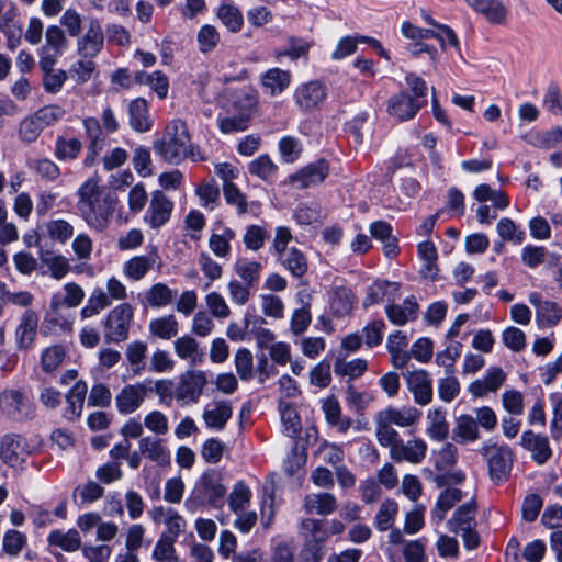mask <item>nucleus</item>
I'll use <instances>...</instances> for the list:
<instances>
[{"instance_id":"1","label":"nucleus","mask_w":562,"mask_h":562,"mask_svg":"<svg viewBox=\"0 0 562 562\" xmlns=\"http://www.w3.org/2000/svg\"><path fill=\"white\" fill-rule=\"evenodd\" d=\"M77 195L80 217L90 228L103 232L111 223L116 199L94 177L78 188Z\"/></svg>"},{"instance_id":"2","label":"nucleus","mask_w":562,"mask_h":562,"mask_svg":"<svg viewBox=\"0 0 562 562\" xmlns=\"http://www.w3.org/2000/svg\"><path fill=\"white\" fill-rule=\"evenodd\" d=\"M154 150L169 164L178 165L186 158L203 160L199 149L191 144L186 123L180 120L166 126L164 137L154 143Z\"/></svg>"},{"instance_id":"3","label":"nucleus","mask_w":562,"mask_h":562,"mask_svg":"<svg viewBox=\"0 0 562 562\" xmlns=\"http://www.w3.org/2000/svg\"><path fill=\"white\" fill-rule=\"evenodd\" d=\"M476 506L473 502H469L460 506L448 520V529L453 533H461L464 547L468 550L477 548L480 537L476 532L475 520Z\"/></svg>"},{"instance_id":"4","label":"nucleus","mask_w":562,"mask_h":562,"mask_svg":"<svg viewBox=\"0 0 562 562\" xmlns=\"http://www.w3.org/2000/svg\"><path fill=\"white\" fill-rule=\"evenodd\" d=\"M206 385V372L199 369H189L179 376L175 386V400L180 405L195 404L200 401Z\"/></svg>"},{"instance_id":"5","label":"nucleus","mask_w":562,"mask_h":562,"mask_svg":"<svg viewBox=\"0 0 562 562\" xmlns=\"http://www.w3.org/2000/svg\"><path fill=\"white\" fill-rule=\"evenodd\" d=\"M481 454L486 459L491 479L501 483L508 479L513 464V452L507 446L487 441L481 448Z\"/></svg>"},{"instance_id":"6","label":"nucleus","mask_w":562,"mask_h":562,"mask_svg":"<svg viewBox=\"0 0 562 562\" xmlns=\"http://www.w3.org/2000/svg\"><path fill=\"white\" fill-rule=\"evenodd\" d=\"M0 412L14 422L30 420L34 416V404L21 390L7 389L0 393Z\"/></svg>"},{"instance_id":"7","label":"nucleus","mask_w":562,"mask_h":562,"mask_svg":"<svg viewBox=\"0 0 562 562\" xmlns=\"http://www.w3.org/2000/svg\"><path fill=\"white\" fill-rule=\"evenodd\" d=\"M133 316L134 308L130 303H121L113 307L105 318V338L113 342L126 340Z\"/></svg>"},{"instance_id":"8","label":"nucleus","mask_w":562,"mask_h":562,"mask_svg":"<svg viewBox=\"0 0 562 562\" xmlns=\"http://www.w3.org/2000/svg\"><path fill=\"white\" fill-rule=\"evenodd\" d=\"M65 31L58 25H49L45 31V43L38 49L40 68H50L67 48Z\"/></svg>"},{"instance_id":"9","label":"nucleus","mask_w":562,"mask_h":562,"mask_svg":"<svg viewBox=\"0 0 562 562\" xmlns=\"http://www.w3.org/2000/svg\"><path fill=\"white\" fill-rule=\"evenodd\" d=\"M151 394L150 379H144L134 384H127L115 396L119 413L128 415L135 413Z\"/></svg>"},{"instance_id":"10","label":"nucleus","mask_w":562,"mask_h":562,"mask_svg":"<svg viewBox=\"0 0 562 562\" xmlns=\"http://www.w3.org/2000/svg\"><path fill=\"white\" fill-rule=\"evenodd\" d=\"M32 453L27 440L15 434H8L0 441V458L9 467H20Z\"/></svg>"},{"instance_id":"11","label":"nucleus","mask_w":562,"mask_h":562,"mask_svg":"<svg viewBox=\"0 0 562 562\" xmlns=\"http://www.w3.org/2000/svg\"><path fill=\"white\" fill-rule=\"evenodd\" d=\"M404 379L416 404L426 406L432 401V379L425 369L407 371Z\"/></svg>"},{"instance_id":"12","label":"nucleus","mask_w":562,"mask_h":562,"mask_svg":"<svg viewBox=\"0 0 562 562\" xmlns=\"http://www.w3.org/2000/svg\"><path fill=\"white\" fill-rule=\"evenodd\" d=\"M173 211L172 201L160 190L151 193L144 222L151 228L157 229L164 226Z\"/></svg>"},{"instance_id":"13","label":"nucleus","mask_w":562,"mask_h":562,"mask_svg":"<svg viewBox=\"0 0 562 562\" xmlns=\"http://www.w3.org/2000/svg\"><path fill=\"white\" fill-rule=\"evenodd\" d=\"M104 45V33L97 19H90L83 35L78 36L77 50L83 58H94Z\"/></svg>"},{"instance_id":"14","label":"nucleus","mask_w":562,"mask_h":562,"mask_svg":"<svg viewBox=\"0 0 562 562\" xmlns=\"http://www.w3.org/2000/svg\"><path fill=\"white\" fill-rule=\"evenodd\" d=\"M427 443L423 438H412L404 441L401 439L394 443L390 451V457L395 462H409L419 464L426 457Z\"/></svg>"},{"instance_id":"15","label":"nucleus","mask_w":562,"mask_h":562,"mask_svg":"<svg viewBox=\"0 0 562 562\" xmlns=\"http://www.w3.org/2000/svg\"><path fill=\"white\" fill-rule=\"evenodd\" d=\"M149 515L154 522L166 526L162 537L177 540L186 531V519L172 507L157 506L150 510Z\"/></svg>"},{"instance_id":"16","label":"nucleus","mask_w":562,"mask_h":562,"mask_svg":"<svg viewBox=\"0 0 562 562\" xmlns=\"http://www.w3.org/2000/svg\"><path fill=\"white\" fill-rule=\"evenodd\" d=\"M425 104L426 100H416L405 92H400L390 98L387 111L398 121H405L413 119Z\"/></svg>"},{"instance_id":"17","label":"nucleus","mask_w":562,"mask_h":562,"mask_svg":"<svg viewBox=\"0 0 562 562\" xmlns=\"http://www.w3.org/2000/svg\"><path fill=\"white\" fill-rule=\"evenodd\" d=\"M139 453L155 462L157 465H169L171 461L170 450L165 440L154 436H146L138 441Z\"/></svg>"},{"instance_id":"18","label":"nucleus","mask_w":562,"mask_h":562,"mask_svg":"<svg viewBox=\"0 0 562 562\" xmlns=\"http://www.w3.org/2000/svg\"><path fill=\"white\" fill-rule=\"evenodd\" d=\"M326 98V88L319 81L301 85L294 93L297 106L303 111L317 108Z\"/></svg>"},{"instance_id":"19","label":"nucleus","mask_w":562,"mask_h":562,"mask_svg":"<svg viewBox=\"0 0 562 562\" xmlns=\"http://www.w3.org/2000/svg\"><path fill=\"white\" fill-rule=\"evenodd\" d=\"M38 327V315L33 310H25L15 329V342L19 349L26 350L35 341Z\"/></svg>"},{"instance_id":"20","label":"nucleus","mask_w":562,"mask_h":562,"mask_svg":"<svg viewBox=\"0 0 562 562\" xmlns=\"http://www.w3.org/2000/svg\"><path fill=\"white\" fill-rule=\"evenodd\" d=\"M521 446L531 453V458L538 464L546 463L552 456L548 437L532 430H527L521 435Z\"/></svg>"},{"instance_id":"21","label":"nucleus","mask_w":562,"mask_h":562,"mask_svg":"<svg viewBox=\"0 0 562 562\" xmlns=\"http://www.w3.org/2000/svg\"><path fill=\"white\" fill-rule=\"evenodd\" d=\"M328 175V165L321 159L301 169L291 177V182L299 189L308 188L324 181Z\"/></svg>"},{"instance_id":"22","label":"nucleus","mask_w":562,"mask_h":562,"mask_svg":"<svg viewBox=\"0 0 562 562\" xmlns=\"http://www.w3.org/2000/svg\"><path fill=\"white\" fill-rule=\"evenodd\" d=\"M233 408L227 401H213L203 411V420L207 428L222 430L231 419Z\"/></svg>"},{"instance_id":"23","label":"nucleus","mask_w":562,"mask_h":562,"mask_svg":"<svg viewBox=\"0 0 562 562\" xmlns=\"http://www.w3.org/2000/svg\"><path fill=\"white\" fill-rule=\"evenodd\" d=\"M418 303L414 295L406 297L401 304H390L385 307V314L389 321L396 325L403 326L408 322H413L418 315Z\"/></svg>"},{"instance_id":"24","label":"nucleus","mask_w":562,"mask_h":562,"mask_svg":"<svg viewBox=\"0 0 562 562\" xmlns=\"http://www.w3.org/2000/svg\"><path fill=\"white\" fill-rule=\"evenodd\" d=\"M408 337L402 330H396L387 337L386 349L391 356L394 368L403 369L411 360V353L406 350Z\"/></svg>"},{"instance_id":"25","label":"nucleus","mask_w":562,"mask_h":562,"mask_svg":"<svg viewBox=\"0 0 562 562\" xmlns=\"http://www.w3.org/2000/svg\"><path fill=\"white\" fill-rule=\"evenodd\" d=\"M196 490L203 499L215 506L223 501L226 493V488L216 472L205 473L198 483Z\"/></svg>"},{"instance_id":"26","label":"nucleus","mask_w":562,"mask_h":562,"mask_svg":"<svg viewBox=\"0 0 562 562\" xmlns=\"http://www.w3.org/2000/svg\"><path fill=\"white\" fill-rule=\"evenodd\" d=\"M260 83L269 95L277 97L289 88L291 72L278 67L270 68L260 75Z\"/></svg>"},{"instance_id":"27","label":"nucleus","mask_w":562,"mask_h":562,"mask_svg":"<svg viewBox=\"0 0 562 562\" xmlns=\"http://www.w3.org/2000/svg\"><path fill=\"white\" fill-rule=\"evenodd\" d=\"M85 299V290L76 282H67L60 291L53 294L52 307L61 310L63 307H78Z\"/></svg>"},{"instance_id":"28","label":"nucleus","mask_w":562,"mask_h":562,"mask_svg":"<svg viewBox=\"0 0 562 562\" xmlns=\"http://www.w3.org/2000/svg\"><path fill=\"white\" fill-rule=\"evenodd\" d=\"M465 2L492 24H504L506 22L507 9L498 0H465Z\"/></svg>"},{"instance_id":"29","label":"nucleus","mask_w":562,"mask_h":562,"mask_svg":"<svg viewBox=\"0 0 562 562\" xmlns=\"http://www.w3.org/2000/svg\"><path fill=\"white\" fill-rule=\"evenodd\" d=\"M173 350L180 360L187 361L191 366H198L203 362L204 353L196 339L190 335L178 337L173 341Z\"/></svg>"},{"instance_id":"30","label":"nucleus","mask_w":562,"mask_h":562,"mask_svg":"<svg viewBox=\"0 0 562 562\" xmlns=\"http://www.w3.org/2000/svg\"><path fill=\"white\" fill-rule=\"evenodd\" d=\"M155 266L160 267V260L156 252L135 256L123 265V272L128 279L139 281Z\"/></svg>"},{"instance_id":"31","label":"nucleus","mask_w":562,"mask_h":562,"mask_svg":"<svg viewBox=\"0 0 562 562\" xmlns=\"http://www.w3.org/2000/svg\"><path fill=\"white\" fill-rule=\"evenodd\" d=\"M148 345L143 340H134L127 344L125 349V360L127 368L133 375L138 376L146 370Z\"/></svg>"},{"instance_id":"32","label":"nucleus","mask_w":562,"mask_h":562,"mask_svg":"<svg viewBox=\"0 0 562 562\" xmlns=\"http://www.w3.org/2000/svg\"><path fill=\"white\" fill-rule=\"evenodd\" d=\"M303 506L307 514L326 516L337 509L338 503L330 493H313L305 496Z\"/></svg>"},{"instance_id":"33","label":"nucleus","mask_w":562,"mask_h":562,"mask_svg":"<svg viewBox=\"0 0 562 562\" xmlns=\"http://www.w3.org/2000/svg\"><path fill=\"white\" fill-rule=\"evenodd\" d=\"M452 438L463 445L476 441L480 438V431L475 418L469 414L457 417Z\"/></svg>"},{"instance_id":"34","label":"nucleus","mask_w":562,"mask_h":562,"mask_svg":"<svg viewBox=\"0 0 562 562\" xmlns=\"http://www.w3.org/2000/svg\"><path fill=\"white\" fill-rule=\"evenodd\" d=\"M379 415L391 425L404 428L415 425L419 420L422 412L412 406L402 408L389 407L381 411Z\"/></svg>"},{"instance_id":"35","label":"nucleus","mask_w":562,"mask_h":562,"mask_svg":"<svg viewBox=\"0 0 562 562\" xmlns=\"http://www.w3.org/2000/svg\"><path fill=\"white\" fill-rule=\"evenodd\" d=\"M322 411L326 422L345 434L351 427L352 420L349 417H341V408L338 400L334 396L326 397L322 402Z\"/></svg>"},{"instance_id":"36","label":"nucleus","mask_w":562,"mask_h":562,"mask_svg":"<svg viewBox=\"0 0 562 562\" xmlns=\"http://www.w3.org/2000/svg\"><path fill=\"white\" fill-rule=\"evenodd\" d=\"M148 331L156 338L170 340L179 333L178 319L173 314L156 317L149 322Z\"/></svg>"},{"instance_id":"37","label":"nucleus","mask_w":562,"mask_h":562,"mask_svg":"<svg viewBox=\"0 0 562 562\" xmlns=\"http://www.w3.org/2000/svg\"><path fill=\"white\" fill-rule=\"evenodd\" d=\"M278 256L280 263L294 277L301 278L307 271V260L304 254L295 248L291 247Z\"/></svg>"},{"instance_id":"38","label":"nucleus","mask_w":562,"mask_h":562,"mask_svg":"<svg viewBox=\"0 0 562 562\" xmlns=\"http://www.w3.org/2000/svg\"><path fill=\"white\" fill-rule=\"evenodd\" d=\"M130 124L136 132H147L150 130L151 123L148 115V104L143 98L131 101L128 105Z\"/></svg>"},{"instance_id":"39","label":"nucleus","mask_w":562,"mask_h":562,"mask_svg":"<svg viewBox=\"0 0 562 562\" xmlns=\"http://www.w3.org/2000/svg\"><path fill=\"white\" fill-rule=\"evenodd\" d=\"M428 427L427 435L434 440H445L449 434V424L446 419V411L442 408H432L427 413Z\"/></svg>"},{"instance_id":"40","label":"nucleus","mask_w":562,"mask_h":562,"mask_svg":"<svg viewBox=\"0 0 562 562\" xmlns=\"http://www.w3.org/2000/svg\"><path fill=\"white\" fill-rule=\"evenodd\" d=\"M258 106V92L251 87L241 89L233 101V111L251 119Z\"/></svg>"},{"instance_id":"41","label":"nucleus","mask_w":562,"mask_h":562,"mask_svg":"<svg viewBox=\"0 0 562 562\" xmlns=\"http://www.w3.org/2000/svg\"><path fill=\"white\" fill-rule=\"evenodd\" d=\"M87 391L88 386L86 382L77 381L66 394V401L68 404L66 416L68 419H75L81 415Z\"/></svg>"},{"instance_id":"42","label":"nucleus","mask_w":562,"mask_h":562,"mask_svg":"<svg viewBox=\"0 0 562 562\" xmlns=\"http://www.w3.org/2000/svg\"><path fill=\"white\" fill-rule=\"evenodd\" d=\"M236 233L229 227H222L220 232H213L209 238L211 251L218 258H227L231 254V241Z\"/></svg>"},{"instance_id":"43","label":"nucleus","mask_w":562,"mask_h":562,"mask_svg":"<svg viewBox=\"0 0 562 562\" xmlns=\"http://www.w3.org/2000/svg\"><path fill=\"white\" fill-rule=\"evenodd\" d=\"M47 541L49 546L58 547L66 552L77 551L81 547V537L76 529L53 530L48 535Z\"/></svg>"},{"instance_id":"44","label":"nucleus","mask_w":562,"mask_h":562,"mask_svg":"<svg viewBox=\"0 0 562 562\" xmlns=\"http://www.w3.org/2000/svg\"><path fill=\"white\" fill-rule=\"evenodd\" d=\"M177 293V290L170 289L162 282H158L146 291L145 300L150 307H164L173 302Z\"/></svg>"},{"instance_id":"45","label":"nucleus","mask_w":562,"mask_h":562,"mask_svg":"<svg viewBox=\"0 0 562 562\" xmlns=\"http://www.w3.org/2000/svg\"><path fill=\"white\" fill-rule=\"evenodd\" d=\"M355 304V296L351 290L347 288H336L333 290L329 305L334 315L340 317L348 315Z\"/></svg>"},{"instance_id":"46","label":"nucleus","mask_w":562,"mask_h":562,"mask_svg":"<svg viewBox=\"0 0 562 562\" xmlns=\"http://www.w3.org/2000/svg\"><path fill=\"white\" fill-rule=\"evenodd\" d=\"M82 125L86 132V136L89 139V154L86 161L87 164H90L89 160L93 161L94 157L98 156L101 151L100 142L102 136V126L95 117L85 119L82 121Z\"/></svg>"},{"instance_id":"47","label":"nucleus","mask_w":562,"mask_h":562,"mask_svg":"<svg viewBox=\"0 0 562 562\" xmlns=\"http://www.w3.org/2000/svg\"><path fill=\"white\" fill-rule=\"evenodd\" d=\"M111 305L112 302L106 295L104 289L94 288L90 293L86 305L81 308L80 315L82 318H90Z\"/></svg>"},{"instance_id":"48","label":"nucleus","mask_w":562,"mask_h":562,"mask_svg":"<svg viewBox=\"0 0 562 562\" xmlns=\"http://www.w3.org/2000/svg\"><path fill=\"white\" fill-rule=\"evenodd\" d=\"M418 256L424 261L422 273L430 279H435L438 272L437 260L438 254L435 245L425 240L418 244Z\"/></svg>"},{"instance_id":"49","label":"nucleus","mask_w":562,"mask_h":562,"mask_svg":"<svg viewBox=\"0 0 562 562\" xmlns=\"http://www.w3.org/2000/svg\"><path fill=\"white\" fill-rule=\"evenodd\" d=\"M398 513V505L393 499H386L384 501L375 516H374V526L379 531H386L391 528H393V525L395 522V518Z\"/></svg>"},{"instance_id":"50","label":"nucleus","mask_w":562,"mask_h":562,"mask_svg":"<svg viewBox=\"0 0 562 562\" xmlns=\"http://www.w3.org/2000/svg\"><path fill=\"white\" fill-rule=\"evenodd\" d=\"M66 350L63 346L53 345L41 352V368L45 373H54L65 361Z\"/></svg>"},{"instance_id":"51","label":"nucleus","mask_w":562,"mask_h":562,"mask_svg":"<svg viewBox=\"0 0 562 562\" xmlns=\"http://www.w3.org/2000/svg\"><path fill=\"white\" fill-rule=\"evenodd\" d=\"M136 78L139 82L149 86L160 100L167 98L169 91V79L162 71L156 70L150 74L138 72Z\"/></svg>"},{"instance_id":"52","label":"nucleus","mask_w":562,"mask_h":562,"mask_svg":"<svg viewBox=\"0 0 562 562\" xmlns=\"http://www.w3.org/2000/svg\"><path fill=\"white\" fill-rule=\"evenodd\" d=\"M262 266L258 261L249 260L247 258H239L234 265L235 273L247 285L254 286L260 278V270Z\"/></svg>"},{"instance_id":"53","label":"nucleus","mask_w":562,"mask_h":562,"mask_svg":"<svg viewBox=\"0 0 562 562\" xmlns=\"http://www.w3.org/2000/svg\"><path fill=\"white\" fill-rule=\"evenodd\" d=\"M368 369V362L364 359L356 358L352 360H345L338 358L334 363V372L339 376H348L357 379L361 376Z\"/></svg>"},{"instance_id":"54","label":"nucleus","mask_w":562,"mask_h":562,"mask_svg":"<svg viewBox=\"0 0 562 562\" xmlns=\"http://www.w3.org/2000/svg\"><path fill=\"white\" fill-rule=\"evenodd\" d=\"M216 15L232 33H237L241 30L244 18L237 7L222 3L217 9Z\"/></svg>"},{"instance_id":"55","label":"nucleus","mask_w":562,"mask_h":562,"mask_svg":"<svg viewBox=\"0 0 562 562\" xmlns=\"http://www.w3.org/2000/svg\"><path fill=\"white\" fill-rule=\"evenodd\" d=\"M198 48L202 54L213 52L221 42V34L214 25L204 24L196 33Z\"/></svg>"},{"instance_id":"56","label":"nucleus","mask_w":562,"mask_h":562,"mask_svg":"<svg viewBox=\"0 0 562 562\" xmlns=\"http://www.w3.org/2000/svg\"><path fill=\"white\" fill-rule=\"evenodd\" d=\"M81 148L80 139L59 136L55 142L54 155L58 160H72L78 157Z\"/></svg>"},{"instance_id":"57","label":"nucleus","mask_w":562,"mask_h":562,"mask_svg":"<svg viewBox=\"0 0 562 562\" xmlns=\"http://www.w3.org/2000/svg\"><path fill=\"white\" fill-rule=\"evenodd\" d=\"M45 232L47 236L56 243L66 244L74 235L72 225L65 220H52L45 224Z\"/></svg>"},{"instance_id":"58","label":"nucleus","mask_w":562,"mask_h":562,"mask_svg":"<svg viewBox=\"0 0 562 562\" xmlns=\"http://www.w3.org/2000/svg\"><path fill=\"white\" fill-rule=\"evenodd\" d=\"M279 408L284 431L289 437L296 436L302 428L301 418L296 409L284 401H280Z\"/></svg>"},{"instance_id":"59","label":"nucleus","mask_w":562,"mask_h":562,"mask_svg":"<svg viewBox=\"0 0 562 562\" xmlns=\"http://www.w3.org/2000/svg\"><path fill=\"white\" fill-rule=\"evenodd\" d=\"M312 47V43L299 37H290L288 40V47L284 49L276 50V57H289L291 60H296L302 57H307Z\"/></svg>"},{"instance_id":"60","label":"nucleus","mask_w":562,"mask_h":562,"mask_svg":"<svg viewBox=\"0 0 562 562\" xmlns=\"http://www.w3.org/2000/svg\"><path fill=\"white\" fill-rule=\"evenodd\" d=\"M175 539L160 536L153 550L156 562H180L176 553Z\"/></svg>"},{"instance_id":"61","label":"nucleus","mask_w":562,"mask_h":562,"mask_svg":"<svg viewBox=\"0 0 562 562\" xmlns=\"http://www.w3.org/2000/svg\"><path fill=\"white\" fill-rule=\"evenodd\" d=\"M497 234L503 240L520 245L525 239V231L518 227L515 222L508 217L499 220L496 226Z\"/></svg>"},{"instance_id":"62","label":"nucleus","mask_w":562,"mask_h":562,"mask_svg":"<svg viewBox=\"0 0 562 562\" xmlns=\"http://www.w3.org/2000/svg\"><path fill=\"white\" fill-rule=\"evenodd\" d=\"M536 318L540 326H555L562 319V308L555 302L546 301L536 311Z\"/></svg>"},{"instance_id":"63","label":"nucleus","mask_w":562,"mask_h":562,"mask_svg":"<svg viewBox=\"0 0 562 562\" xmlns=\"http://www.w3.org/2000/svg\"><path fill=\"white\" fill-rule=\"evenodd\" d=\"M375 435L379 443L383 447H389L390 451L394 443L401 440L400 434L393 428V425L384 420V418L379 414L376 416Z\"/></svg>"},{"instance_id":"64","label":"nucleus","mask_w":562,"mask_h":562,"mask_svg":"<svg viewBox=\"0 0 562 562\" xmlns=\"http://www.w3.org/2000/svg\"><path fill=\"white\" fill-rule=\"evenodd\" d=\"M43 130L44 128L35 119L34 114H31L20 122L18 136L21 142L31 144L38 138Z\"/></svg>"}]
</instances>
